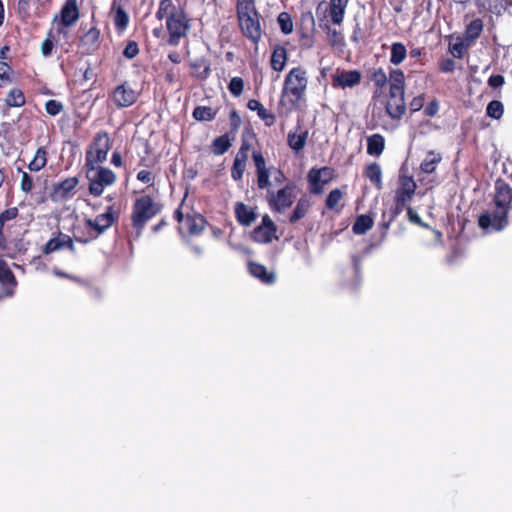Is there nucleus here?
<instances>
[{
	"label": "nucleus",
	"mask_w": 512,
	"mask_h": 512,
	"mask_svg": "<svg viewBox=\"0 0 512 512\" xmlns=\"http://www.w3.org/2000/svg\"><path fill=\"white\" fill-rule=\"evenodd\" d=\"M484 29V23L481 18H476L472 20L469 24L466 25L464 31V41L467 46H470L475 43V41L480 37L481 33Z\"/></svg>",
	"instance_id": "nucleus-27"
},
{
	"label": "nucleus",
	"mask_w": 512,
	"mask_h": 512,
	"mask_svg": "<svg viewBox=\"0 0 512 512\" xmlns=\"http://www.w3.org/2000/svg\"><path fill=\"white\" fill-rule=\"evenodd\" d=\"M442 161V155L434 150H429L420 164L423 173L432 174L436 171L438 164Z\"/></svg>",
	"instance_id": "nucleus-30"
},
{
	"label": "nucleus",
	"mask_w": 512,
	"mask_h": 512,
	"mask_svg": "<svg viewBox=\"0 0 512 512\" xmlns=\"http://www.w3.org/2000/svg\"><path fill=\"white\" fill-rule=\"evenodd\" d=\"M326 33L329 44L333 48L342 49L345 45L344 35L341 30H337L331 26V23L326 22L322 27Z\"/></svg>",
	"instance_id": "nucleus-34"
},
{
	"label": "nucleus",
	"mask_w": 512,
	"mask_h": 512,
	"mask_svg": "<svg viewBox=\"0 0 512 512\" xmlns=\"http://www.w3.org/2000/svg\"><path fill=\"white\" fill-rule=\"evenodd\" d=\"M229 121H230V131L228 133L235 136V134L238 132L242 120L241 117L236 109H233L229 113Z\"/></svg>",
	"instance_id": "nucleus-53"
},
{
	"label": "nucleus",
	"mask_w": 512,
	"mask_h": 512,
	"mask_svg": "<svg viewBox=\"0 0 512 512\" xmlns=\"http://www.w3.org/2000/svg\"><path fill=\"white\" fill-rule=\"evenodd\" d=\"M95 173L90 176L87 171V178L89 180V193L94 197L102 195L105 187L111 186L116 181V174L109 168L96 165L93 170Z\"/></svg>",
	"instance_id": "nucleus-10"
},
{
	"label": "nucleus",
	"mask_w": 512,
	"mask_h": 512,
	"mask_svg": "<svg viewBox=\"0 0 512 512\" xmlns=\"http://www.w3.org/2000/svg\"><path fill=\"white\" fill-rule=\"evenodd\" d=\"M236 17L239 29L244 37L257 45L262 37L261 15L255 0H237Z\"/></svg>",
	"instance_id": "nucleus-4"
},
{
	"label": "nucleus",
	"mask_w": 512,
	"mask_h": 512,
	"mask_svg": "<svg viewBox=\"0 0 512 512\" xmlns=\"http://www.w3.org/2000/svg\"><path fill=\"white\" fill-rule=\"evenodd\" d=\"M26 103V97L24 92L20 88H12L6 95L5 104L9 108H19L24 106Z\"/></svg>",
	"instance_id": "nucleus-36"
},
{
	"label": "nucleus",
	"mask_w": 512,
	"mask_h": 512,
	"mask_svg": "<svg viewBox=\"0 0 512 512\" xmlns=\"http://www.w3.org/2000/svg\"><path fill=\"white\" fill-rule=\"evenodd\" d=\"M155 17L159 21L165 19L169 45L178 46L181 39L188 36L191 19L187 12L183 8L176 7L172 0H160Z\"/></svg>",
	"instance_id": "nucleus-3"
},
{
	"label": "nucleus",
	"mask_w": 512,
	"mask_h": 512,
	"mask_svg": "<svg viewBox=\"0 0 512 512\" xmlns=\"http://www.w3.org/2000/svg\"><path fill=\"white\" fill-rule=\"evenodd\" d=\"M17 280L6 261L0 257V301L15 293Z\"/></svg>",
	"instance_id": "nucleus-13"
},
{
	"label": "nucleus",
	"mask_w": 512,
	"mask_h": 512,
	"mask_svg": "<svg viewBox=\"0 0 512 512\" xmlns=\"http://www.w3.org/2000/svg\"><path fill=\"white\" fill-rule=\"evenodd\" d=\"M13 69L11 65L5 61H0V88L5 87L13 81Z\"/></svg>",
	"instance_id": "nucleus-47"
},
{
	"label": "nucleus",
	"mask_w": 512,
	"mask_h": 512,
	"mask_svg": "<svg viewBox=\"0 0 512 512\" xmlns=\"http://www.w3.org/2000/svg\"><path fill=\"white\" fill-rule=\"evenodd\" d=\"M417 189L413 176L401 174L395 190L394 206L391 208V220H395L409 205Z\"/></svg>",
	"instance_id": "nucleus-9"
},
{
	"label": "nucleus",
	"mask_w": 512,
	"mask_h": 512,
	"mask_svg": "<svg viewBox=\"0 0 512 512\" xmlns=\"http://www.w3.org/2000/svg\"><path fill=\"white\" fill-rule=\"evenodd\" d=\"M287 62V49L282 45H275L272 50L270 65L277 72H281Z\"/></svg>",
	"instance_id": "nucleus-29"
},
{
	"label": "nucleus",
	"mask_w": 512,
	"mask_h": 512,
	"mask_svg": "<svg viewBox=\"0 0 512 512\" xmlns=\"http://www.w3.org/2000/svg\"><path fill=\"white\" fill-rule=\"evenodd\" d=\"M332 86L334 88H353L360 84L362 74L358 70L339 71L331 75Z\"/></svg>",
	"instance_id": "nucleus-17"
},
{
	"label": "nucleus",
	"mask_w": 512,
	"mask_h": 512,
	"mask_svg": "<svg viewBox=\"0 0 512 512\" xmlns=\"http://www.w3.org/2000/svg\"><path fill=\"white\" fill-rule=\"evenodd\" d=\"M207 225L208 222L203 215L193 212L186 214L183 228L190 236H198Z\"/></svg>",
	"instance_id": "nucleus-21"
},
{
	"label": "nucleus",
	"mask_w": 512,
	"mask_h": 512,
	"mask_svg": "<svg viewBox=\"0 0 512 512\" xmlns=\"http://www.w3.org/2000/svg\"><path fill=\"white\" fill-rule=\"evenodd\" d=\"M504 113L503 103L499 100H492L486 107L487 116L499 120Z\"/></svg>",
	"instance_id": "nucleus-46"
},
{
	"label": "nucleus",
	"mask_w": 512,
	"mask_h": 512,
	"mask_svg": "<svg viewBox=\"0 0 512 512\" xmlns=\"http://www.w3.org/2000/svg\"><path fill=\"white\" fill-rule=\"evenodd\" d=\"M368 78L375 86L374 96L380 95L389 82V77L382 67L372 68L368 71Z\"/></svg>",
	"instance_id": "nucleus-25"
},
{
	"label": "nucleus",
	"mask_w": 512,
	"mask_h": 512,
	"mask_svg": "<svg viewBox=\"0 0 512 512\" xmlns=\"http://www.w3.org/2000/svg\"><path fill=\"white\" fill-rule=\"evenodd\" d=\"M505 83V78L501 74L491 75L488 79V85L492 88H499Z\"/></svg>",
	"instance_id": "nucleus-64"
},
{
	"label": "nucleus",
	"mask_w": 512,
	"mask_h": 512,
	"mask_svg": "<svg viewBox=\"0 0 512 512\" xmlns=\"http://www.w3.org/2000/svg\"><path fill=\"white\" fill-rule=\"evenodd\" d=\"M439 110V102L434 99L431 102H429L426 107L424 108V114L428 117H434Z\"/></svg>",
	"instance_id": "nucleus-63"
},
{
	"label": "nucleus",
	"mask_w": 512,
	"mask_h": 512,
	"mask_svg": "<svg viewBox=\"0 0 512 512\" xmlns=\"http://www.w3.org/2000/svg\"><path fill=\"white\" fill-rule=\"evenodd\" d=\"M36 3V14L42 16L46 14L50 8L52 0H35Z\"/></svg>",
	"instance_id": "nucleus-62"
},
{
	"label": "nucleus",
	"mask_w": 512,
	"mask_h": 512,
	"mask_svg": "<svg viewBox=\"0 0 512 512\" xmlns=\"http://www.w3.org/2000/svg\"><path fill=\"white\" fill-rule=\"evenodd\" d=\"M348 2L349 0H330L323 12V18L326 22L334 26H341L344 21Z\"/></svg>",
	"instance_id": "nucleus-15"
},
{
	"label": "nucleus",
	"mask_w": 512,
	"mask_h": 512,
	"mask_svg": "<svg viewBox=\"0 0 512 512\" xmlns=\"http://www.w3.org/2000/svg\"><path fill=\"white\" fill-rule=\"evenodd\" d=\"M308 181L310 183V192L313 194L320 193V168L313 167L308 173Z\"/></svg>",
	"instance_id": "nucleus-49"
},
{
	"label": "nucleus",
	"mask_w": 512,
	"mask_h": 512,
	"mask_svg": "<svg viewBox=\"0 0 512 512\" xmlns=\"http://www.w3.org/2000/svg\"><path fill=\"white\" fill-rule=\"evenodd\" d=\"M19 210L17 207H10L0 213V220L5 224L10 220H14L18 217Z\"/></svg>",
	"instance_id": "nucleus-58"
},
{
	"label": "nucleus",
	"mask_w": 512,
	"mask_h": 512,
	"mask_svg": "<svg viewBox=\"0 0 512 512\" xmlns=\"http://www.w3.org/2000/svg\"><path fill=\"white\" fill-rule=\"evenodd\" d=\"M74 240L81 244H89L100 237L99 233L94 231L91 226L83 222V225L74 227Z\"/></svg>",
	"instance_id": "nucleus-24"
},
{
	"label": "nucleus",
	"mask_w": 512,
	"mask_h": 512,
	"mask_svg": "<svg viewBox=\"0 0 512 512\" xmlns=\"http://www.w3.org/2000/svg\"><path fill=\"white\" fill-rule=\"evenodd\" d=\"M248 271L253 277L266 285H272L276 281L275 273L268 271L267 268L260 263L248 261Z\"/></svg>",
	"instance_id": "nucleus-23"
},
{
	"label": "nucleus",
	"mask_w": 512,
	"mask_h": 512,
	"mask_svg": "<svg viewBox=\"0 0 512 512\" xmlns=\"http://www.w3.org/2000/svg\"><path fill=\"white\" fill-rule=\"evenodd\" d=\"M439 69L441 72L450 73L455 69V61L452 58H445L439 61Z\"/></svg>",
	"instance_id": "nucleus-61"
},
{
	"label": "nucleus",
	"mask_w": 512,
	"mask_h": 512,
	"mask_svg": "<svg viewBox=\"0 0 512 512\" xmlns=\"http://www.w3.org/2000/svg\"><path fill=\"white\" fill-rule=\"evenodd\" d=\"M345 192L342 189H333L326 197L325 206L328 210L340 214L345 206L343 202Z\"/></svg>",
	"instance_id": "nucleus-26"
},
{
	"label": "nucleus",
	"mask_w": 512,
	"mask_h": 512,
	"mask_svg": "<svg viewBox=\"0 0 512 512\" xmlns=\"http://www.w3.org/2000/svg\"><path fill=\"white\" fill-rule=\"evenodd\" d=\"M363 174L377 189L382 188V170L378 163L368 164Z\"/></svg>",
	"instance_id": "nucleus-35"
},
{
	"label": "nucleus",
	"mask_w": 512,
	"mask_h": 512,
	"mask_svg": "<svg viewBox=\"0 0 512 512\" xmlns=\"http://www.w3.org/2000/svg\"><path fill=\"white\" fill-rule=\"evenodd\" d=\"M190 76L199 81H206L212 72L211 62L205 57H197L189 62Z\"/></svg>",
	"instance_id": "nucleus-20"
},
{
	"label": "nucleus",
	"mask_w": 512,
	"mask_h": 512,
	"mask_svg": "<svg viewBox=\"0 0 512 512\" xmlns=\"http://www.w3.org/2000/svg\"><path fill=\"white\" fill-rule=\"evenodd\" d=\"M139 46L138 43L134 40H129L126 43V46L123 50V56L129 60L135 58L139 54Z\"/></svg>",
	"instance_id": "nucleus-55"
},
{
	"label": "nucleus",
	"mask_w": 512,
	"mask_h": 512,
	"mask_svg": "<svg viewBox=\"0 0 512 512\" xmlns=\"http://www.w3.org/2000/svg\"><path fill=\"white\" fill-rule=\"evenodd\" d=\"M374 224L373 218L369 215L362 214L357 216L353 226L352 231L354 234L362 235L365 234L368 230L372 228Z\"/></svg>",
	"instance_id": "nucleus-40"
},
{
	"label": "nucleus",
	"mask_w": 512,
	"mask_h": 512,
	"mask_svg": "<svg viewBox=\"0 0 512 512\" xmlns=\"http://www.w3.org/2000/svg\"><path fill=\"white\" fill-rule=\"evenodd\" d=\"M163 209V205L151 195H141L132 204L131 226L136 236H141L146 224L157 216Z\"/></svg>",
	"instance_id": "nucleus-6"
},
{
	"label": "nucleus",
	"mask_w": 512,
	"mask_h": 512,
	"mask_svg": "<svg viewBox=\"0 0 512 512\" xmlns=\"http://www.w3.org/2000/svg\"><path fill=\"white\" fill-rule=\"evenodd\" d=\"M288 145L295 151H300L306 142V134H296L289 133L288 134Z\"/></svg>",
	"instance_id": "nucleus-50"
},
{
	"label": "nucleus",
	"mask_w": 512,
	"mask_h": 512,
	"mask_svg": "<svg viewBox=\"0 0 512 512\" xmlns=\"http://www.w3.org/2000/svg\"><path fill=\"white\" fill-rule=\"evenodd\" d=\"M475 5L480 13L499 15L503 8L502 0H475Z\"/></svg>",
	"instance_id": "nucleus-37"
},
{
	"label": "nucleus",
	"mask_w": 512,
	"mask_h": 512,
	"mask_svg": "<svg viewBox=\"0 0 512 512\" xmlns=\"http://www.w3.org/2000/svg\"><path fill=\"white\" fill-rule=\"evenodd\" d=\"M311 207L310 199L307 196H302L293 210L292 214L289 217L290 223H296L300 219H302L308 212Z\"/></svg>",
	"instance_id": "nucleus-38"
},
{
	"label": "nucleus",
	"mask_w": 512,
	"mask_h": 512,
	"mask_svg": "<svg viewBox=\"0 0 512 512\" xmlns=\"http://www.w3.org/2000/svg\"><path fill=\"white\" fill-rule=\"evenodd\" d=\"M217 115V110L209 106H197L192 112V116L197 121H212Z\"/></svg>",
	"instance_id": "nucleus-43"
},
{
	"label": "nucleus",
	"mask_w": 512,
	"mask_h": 512,
	"mask_svg": "<svg viewBox=\"0 0 512 512\" xmlns=\"http://www.w3.org/2000/svg\"><path fill=\"white\" fill-rule=\"evenodd\" d=\"M112 12L115 29L118 34H121L128 27L129 15L122 6H115V4L112 6Z\"/></svg>",
	"instance_id": "nucleus-31"
},
{
	"label": "nucleus",
	"mask_w": 512,
	"mask_h": 512,
	"mask_svg": "<svg viewBox=\"0 0 512 512\" xmlns=\"http://www.w3.org/2000/svg\"><path fill=\"white\" fill-rule=\"evenodd\" d=\"M110 98L117 108H127L136 103L138 93L125 81L114 88Z\"/></svg>",
	"instance_id": "nucleus-12"
},
{
	"label": "nucleus",
	"mask_w": 512,
	"mask_h": 512,
	"mask_svg": "<svg viewBox=\"0 0 512 512\" xmlns=\"http://www.w3.org/2000/svg\"><path fill=\"white\" fill-rule=\"evenodd\" d=\"M385 149V138L379 133L367 137V154L380 156Z\"/></svg>",
	"instance_id": "nucleus-33"
},
{
	"label": "nucleus",
	"mask_w": 512,
	"mask_h": 512,
	"mask_svg": "<svg viewBox=\"0 0 512 512\" xmlns=\"http://www.w3.org/2000/svg\"><path fill=\"white\" fill-rule=\"evenodd\" d=\"M79 180L77 177H68L53 186L50 194L54 202H62L70 199L74 195Z\"/></svg>",
	"instance_id": "nucleus-16"
},
{
	"label": "nucleus",
	"mask_w": 512,
	"mask_h": 512,
	"mask_svg": "<svg viewBox=\"0 0 512 512\" xmlns=\"http://www.w3.org/2000/svg\"><path fill=\"white\" fill-rule=\"evenodd\" d=\"M137 180L143 184H147L148 187L154 186L156 176L149 170H140L136 176Z\"/></svg>",
	"instance_id": "nucleus-56"
},
{
	"label": "nucleus",
	"mask_w": 512,
	"mask_h": 512,
	"mask_svg": "<svg viewBox=\"0 0 512 512\" xmlns=\"http://www.w3.org/2000/svg\"><path fill=\"white\" fill-rule=\"evenodd\" d=\"M101 32L96 25L92 26L84 35L79 39V48L83 53L90 55L98 50L100 47Z\"/></svg>",
	"instance_id": "nucleus-19"
},
{
	"label": "nucleus",
	"mask_w": 512,
	"mask_h": 512,
	"mask_svg": "<svg viewBox=\"0 0 512 512\" xmlns=\"http://www.w3.org/2000/svg\"><path fill=\"white\" fill-rule=\"evenodd\" d=\"M247 157L239 156L236 154L233 165L231 167V178L234 181H241L247 165Z\"/></svg>",
	"instance_id": "nucleus-41"
},
{
	"label": "nucleus",
	"mask_w": 512,
	"mask_h": 512,
	"mask_svg": "<svg viewBox=\"0 0 512 512\" xmlns=\"http://www.w3.org/2000/svg\"><path fill=\"white\" fill-rule=\"evenodd\" d=\"M257 115L267 127L273 126L276 122L275 115L264 107L257 112Z\"/></svg>",
	"instance_id": "nucleus-57"
},
{
	"label": "nucleus",
	"mask_w": 512,
	"mask_h": 512,
	"mask_svg": "<svg viewBox=\"0 0 512 512\" xmlns=\"http://www.w3.org/2000/svg\"><path fill=\"white\" fill-rule=\"evenodd\" d=\"M244 80L241 77H233L228 83V90L234 97H239L244 91Z\"/></svg>",
	"instance_id": "nucleus-51"
},
{
	"label": "nucleus",
	"mask_w": 512,
	"mask_h": 512,
	"mask_svg": "<svg viewBox=\"0 0 512 512\" xmlns=\"http://www.w3.org/2000/svg\"><path fill=\"white\" fill-rule=\"evenodd\" d=\"M80 17L77 0H66L60 11L62 26L68 28L74 25Z\"/></svg>",
	"instance_id": "nucleus-22"
},
{
	"label": "nucleus",
	"mask_w": 512,
	"mask_h": 512,
	"mask_svg": "<svg viewBox=\"0 0 512 512\" xmlns=\"http://www.w3.org/2000/svg\"><path fill=\"white\" fill-rule=\"evenodd\" d=\"M20 188L25 193H30L33 189V179L27 172H22Z\"/></svg>",
	"instance_id": "nucleus-59"
},
{
	"label": "nucleus",
	"mask_w": 512,
	"mask_h": 512,
	"mask_svg": "<svg viewBox=\"0 0 512 512\" xmlns=\"http://www.w3.org/2000/svg\"><path fill=\"white\" fill-rule=\"evenodd\" d=\"M112 142L107 131L97 132L85 153V168L88 172L106 161Z\"/></svg>",
	"instance_id": "nucleus-8"
},
{
	"label": "nucleus",
	"mask_w": 512,
	"mask_h": 512,
	"mask_svg": "<svg viewBox=\"0 0 512 512\" xmlns=\"http://www.w3.org/2000/svg\"><path fill=\"white\" fill-rule=\"evenodd\" d=\"M63 249V239L60 232L57 237H53L43 246L42 253L45 255H49L55 251Z\"/></svg>",
	"instance_id": "nucleus-48"
},
{
	"label": "nucleus",
	"mask_w": 512,
	"mask_h": 512,
	"mask_svg": "<svg viewBox=\"0 0 512 512\" xmlns=\"http://www.w3.org/2000/svg\"><path fill=\"white\" fill-rule=\"evenodd\" d=\"M15 9L18 17L22 20L30 18V0H17Z\"/></svg>",
	"instance_id": "nucleus-52"
},
{
	"label": "nucleus",
	"mask_w": 512,
	"mask_h": 512,
	"mask_svg": "<svg viewBox=\"0 0 512 512\" xmlns=\"http://www.w3.org/2000/svg\"><path fill=\"white\" fill-rule=\"evenodd\" d=\"M405 87L404 72L398 68L391 69L389 72V94L385 104V111L393 120H400L405 115Z\"/></svg>",
	"instance_id": "nucleus-5"
},
{
	"label": "nucleus",
	"mask_w": 512,
	"mask_h": 512,
	"mask_svg": "<svg viewBox=\"0 0 512 512\" xmlns=\"http://www.w3.org/2000/svg\"><path fill=\"white\" fill-rule=\"evenodd\" d=\"M300 45L310 48L315 42V20L311 12L302 13L300 18Z\"/></svg>",
	"instance_id": "nucleus-14"
},
{
	"label": "nucleus",
	"mask_w": 512,
	"mask_h": 512,
	"mask_svg": "<svg viewBox=\"0 0 512 512\" xmlns=\"http://www.w3.org/2000/svg\"><path fill=\"white\" fill-rule=\"evenodd\" d=\"M235 217L243 226H250L257 218V214L246 204L238 202L235 205Z\"/></svg>",
	"instance_id": "nucleus-28"
},
{
	"label": "nucleus",
	"mask_w": 512,
	"mask_h": 512,
	"mask_svg": "<svg viewBox=\"0 0 512 512\" xmlns=\"http://www.w3.org/2000/svg\"><path fill=\"white\" fill-rule=\"evenodd\" d=\"M277 23L283 34L288 35L293 32L294 24L291 15L288 12H281L277 16Z\"/></svg>",
	"instance_id": "nucleus-44"
},
{
	"label": "nucleus",
	"mask_w": 512,
	"mask_h": 512,
	"mask_svg": "<svg viewBox=\"0 0 512 512\" xmlns=\"http://www.w3.org/2000/svg\"><path fill=\"white\" fill-rule=\"evenodd\" d=\"M306 86L305 71L300 67L292 68L285 77L280 104L289 106L290 109L295 108L303 97Z\"/></svg>",
	"instance_id": "nucleus-7"
},
{
	"label": "nucleus",
	"mask_w": 512,
	"mask_h": 512,
	"mask_svg": "<svg viewBox=\"0 0 512 512\" xmlns=\"http://www.w3.org/2000/svg\"><path fill=\"white\" fill-rule=\"evenodd\" d=\"M63 109V104L58 100L50 99L45 103V110L50 116H56L60 114Z\"/></svg>",
	"instance_id": "nucleus-54"
},
{
	"label": "nucleus",
	"mask_w": 512,
	"mask_h": 512,
	"mask_svg": "<svg viewBox=\"0 0 512 512\" xmlns=\"http://www.w3.org/2000/svg\"><path fill=\"white\" fill-rule=\"evenodd\" d=\"M48 151L45 147H39L36 150V153L28 164V168L30 171L38 172L43 169L47 164Z\"/></svg>",
	"instance_id": "nucleus-39"
},
{
	"label": "nucleus",
	"mask_w": 512,
	"mask_h": 512,
	"mask_svg": "<svg viewBox=\"0 0 512 512\" xmlns=\"http://www.w3.org/2000/svg\"><path fill=\"white\" fill-rule=\"evenodd\" d=\"M425 103V96L424 94H420L418 96H415L409 103V108L411 112H417L421 110Z\"/></svg>",
	"instance_id": "nucleus-60"
},
{
	"label": "nucleus",
	"mask_w": 512,
	"mask_h": 512,
	"mask_svg": "<svg viewBox=\"0 0 512 512\" xmlns=\"http://www.w3.org/2000/svg\"><path fill=\"white\" fill-rule=\"evenodd\" d=\"M252 159L256 168L257 187L261 190L267 189L266 200L270 209L274 212H284L291 207L296 198L294 182L288 181L278 191L270 189V169L266 166V160L261 150H253Z\"/></svg>",
	"instance_id": "nucleus-1"
},
{
	"label": "nucleus",
	"mask_w": 512,
	"mask_h": 512,
	"mask_svg": "<svg viewBox=\"0 0 512 512\" xmlns=\"http://www.w3.org/2000/svg\"><path fill=\"white\" fill-rule=\"evenodd\" d=\"M512 187L502 179L495 182L493 196L494 209L485 211L478 218V225L483 230L501 231L508 225V215L511 210Z\"/></svg>",
	"instance_id": "nucleus-2"
},
{
	"label": "nucleus",
	"mask_w": 512,
	"mask_h": 512,
	"mask_svg": "<svg viewBox=\"0 0 512 512\" xmlns=\"http://www.w3.org/2000/svg\"><path fill=\"white\" fill-rule=\"evenodd\" d=\"M277 228L268 215L263 216L261 225L254 228L252 238L258 243H270L276 238Z\"/></svg>",
	"instance_id": "nucleus-18"
},
{
	"label": "nucleus",
	"mask_w": 512,
	"mask_h": 512,
	"mask_svg": "<svg viewBox=\"0 0 512 512\" xmlns=\"http://www.w3.org/2000/svg\"><path fill=\"white\" fill-rule=\"evenodd\" d=\"M234 140V135L226 132L225 134L216 137L211 144V150L215 155H223L225 154L229 148L232 146V141Z\"/></svg>",
	"instance_id": "nucleus-32"
},
{
	"label": "nucleus",
	"mask_w": 512,
	"mask_h": 512,
	"mask_svg": "<svg viewBox=\"0 0 512 512\" xmlns=\"http://www.w3.org/2000/svg\"><path fill=\"white\" fill-rule=\"evenodd\" d=\"M120 218V210L115 205L106 207L104 213L96 215L94 219L85 218L84 223L91 226V228L103 235L110 227L116 225Z\"/></svg>",
	"instance_id": "nucleus-11"
},
{
	"label": "nucleus",
	"mask_w": 512,
	"mask_h": 512,
	"mask_svg": "<svg viewBox=\"0 0 512 512\" xmlns=\"http://www.w3.org/2000/svg\"><path fill=\"white\" fill-rule=\"evenodd\" d=\"M251 140H257L256 134L253 131L243 133L241 145L236 154L248 158V153L252 148Z\"/></svg>",
	"instance_id": "nucleus-45"
},
{
	"label": "nucleus",
	"mask_w": 512,
	"mask_h": 512,
	"mask_svg": "<svg viewBox=\"0 0 512 512\" xmlns=\"http://www.w3.org/2000/svg\"><path fill=\"white\" fill-rule=\"evenodd\" d=\"M407 56V49L401 42H394L391 45L390 62L393 65L401 64Z\"/></svg>",
	"instance_id": "nucleus-42"
}]
</instances>
